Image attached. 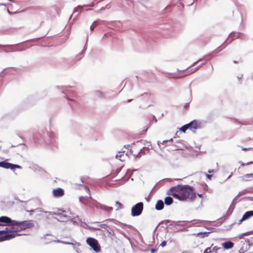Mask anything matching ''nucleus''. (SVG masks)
<instances>
[{
	"instance_id": "15",
	"label": "nucleus",
	"mask_w": 253,
	"mask_h": 253,
	"mask_svg": "<svg viewBox=\"0 0 253 253\" xmlns=\"http://www.w3.org/2000/svg\"><path fill=\"white\" fill-rule=\"evenodd\" d=\"M234 244L231 242H226L223 244V247L226 249H231L233 247Z\"/></svg>"
},
{
	"instance_id": "28",
	"label": "nucleus",
	"mask_w": 253,
	"mask_h": 253,
	"mask_svg": "<svg viewBox=\"0 0 253 253\" xmlns=\"http://www.w3.org/2000/svg\"><path fill=\"white\" fill-rule=\"evenodd\" d=\"M168 141H169V140H164V141H163V143H167V142H168ZM169 141L172 142V138H171V139H170L169 140Z\"/></svg>"
},
{
	"instance_id": "7",
	"label": "nucleus",
	"mask_w": 253,
	"mask_h": 253,
	"mask_svg": "<svg viewBox=\"0 0 253 253\" xmlns=\"http://www.w3.org/2000/svg\"><path fill=\"white\" fill-rule=\"evenodd\" d=\"M0 167L11 169H14L15 168H20V166L12 164L11 163L6 162L5 161H2L0 162Z\"/></svg>"
},
{
	"instance_id": "27",
	"label": "nucleus",
	"mask_w": 253,
	"mask_h": 253,
	"mask_svg": "<svg viewBox=\"0 0 253 253\" xmlns=\"http://www.w3.org/2000/svg\"><path fill=\"white\" fill-rule=\"evenodd\" d=\"M206 175L207 176V177L209 179H211V177L212 176L211 175H210V174H206Z\"/></svg>"
},
{
	"instance_id": "35",
	"label": "nucleus",
	"mask_w": 253,
	"mask_h": 253,
	"mask_svg": "<svg viewBox=\"0 0 253 253\" xmlns=\"http://www.w3.org/2000/svg\"><path fill=\"white\" fill-rule=\"evenodd\" d=\"M245 164L242 163V164H241V166H245Z\"/></svg>"
},
{
	"instance_id": "17",
	"label": "nucleus",
	"mask_w": 253,
	"mask_h": 253,
	"mask_svg": "<svg viewBox=\"0 0 253 253\" xmlns=\"http://www.w3.org/2000/svg\"><path fill=\"white\" fill-rule=\"evenodd\" d=\"M115 206L116 208V210H118L121 209L123 208V205L120 203L119 202H116L115 204Z\"/></svg>"
},
{
	"instance_id": "22",
	"label": "nucleus",
	"mask_w": 253,
	"mask_h": 253,
	"mask_svg": "<svg viewBox=\"0 0 253 253\" xmlns=\"http://www.w3.org/2000/svg\"><path fill=\"white\" fill-rule=\"evenodd\" d=\"M199 69V67L194 68V69H191L190 71H188L189 74H192L196 72L197 70H198Z\"/></svg>"
},
{
	"instance_id": "9",
	"label": "nucleus",
	"mask_w": 253,
	"mask_h": 253,
	"mask_svg": "<svg viewBox=\"0 0 253 253\" xmlns=\"http://www.w3.org/2000/svg\"><path fill=\"white\" fill-rule=\"evenodd\" d=\"M12 220L9 217L2 216L0 217V226H10Z\"/></svg>"
},
{
	"instance_id": "11",
	"label": "nucleus",
	"mask_w": 253,
	"mask_h": 253,
	"mask_svg": "<svg viewBox=\"0 0 253 253\" xmlns=\"http://www.w3.org/2000/svg\"><path fill=\"white\" fill-rule=\"evenodd\" d=\"M52 194L55 197H61L64 195V190L61 188L54 189L52 190Z\"/></svg>"
},
{
	"instance_id": "37",
	"label": "nucleus",
	"mask_w": 253,
	"mask_h": 253,
	"mask_svg": "<svg viewBox=\"0 0 253 253\" xmlns=\"http://www.w3.org/2000/svg\"><path fill=\"white\" fill-rule=\"evenodd\" d=\"M234 62L235 63H238V62H237L236 61H234Z\"/></svg>"
},
{
	"instance_id": "25",
	"label": "nucleus",
	"mask_w": 253,
	"mask_h": 253,
	"mask_svg": "<svg viewBox=\"0 0 253 253\" xmlns=\"http://www.w3.org/2000/svg\"><path fill=\"white\" fill-rule=\"evenodd\" d=\"M160 245H161L162 247H165V246L166 245V242L165 241H163V242L161 243Z\"/></svg>"
},
{
	"instance_id": "12",
	"label": "nucleus",
	"mask_w": 253,
	"mask_h": 253,
	"mask_svg": "<svg viewBox=\"0 0 253 253\" xmlns=\"http://www.w3.org/2000/svg\"><path fill=\"white\" fill-rule=\"evenodd\" d=\"M253 216V211H247L243 216L242 218L239 220V222H241L244 220H245L250 217Z\"/></svg>"
},
{
	"instance_id": "6",
	"label": "nucleus",
	"mask_w": 253,
	"mask_h": 253,
	"mask_svg": "<svg viewBox=\"0 0 253 253\" xmlns=\"http://www.w3.org/2000/svg\"><path fill=\"white\" fill-rule=\"evenodd\" d=\"M57 212H54V214L56 215L57 217L56 218L60 222H65L70 219V216L66 214V211L58 209Z\"/></svg>"
},
{
	"instance_id": "2",
	"label": "nucleus",
	"mask_w": 253,
	"mask_h": 253,
	"mask_svg": "<svg viewBox=\"0 0 253 253\" xmlns=\"http://www.w3.org/2000/svg\"><path fill=\"white\" fill-rule=\"evenodd\" d=\"M34 226L32 220H24L18 221L12 220L10 227L8 228V232H12L16 234L17 232L25 230L28 228H31Z\"/></svg>"
},
{
	"instance_id": "10",
	"label": "nucleus",
	"mask_w": 253,
	"mask_h": 253,
	"mask_svg": "<svg viewBox=\"0 0 253 253\" xmlns=\"http://www.w3.org/2000/svg\"><path fill=\"white\" fill-rule=\"evenodd\" d=\"M18 234L12 232H8V233L0 237V242H2L5 240H9L12 238H15Z\"/></svg>"
},
{
	"instance_id": "16",
	"label": "nucleus",
	"mask_w": 253,
	"mask_h": 253,
	"mask_svg": "<svg viewBox=\"0 0 253 253\" xmlns=\"http://www.w3.org/2000/svg\"><path fill=\"white\" fill-rule=\"evenodd\" d=\"M165 203L167 205H170L173 202L172 198L170 197H167L164 199Z\"/></svg>"
},
{
	"instance_id": "29",
	"label": "nucleus",
	"mask_w": 253,
	"mask_h": 253,
	"mask_svg": "<svg viewBox=\"0 0 253 253\" xmlns=\"http://www.w3.org/2000/svg\"><path fill=\"white\" fill-rule=\"evenodd\" d=\"M251 149L250 148H242V150L244 151H248Z\"/></svg>"
},
{
	"instance_id": "1",
	"label": "nucleus",
	"mask_w": 253,
	"mask_h": 253,
	"mask_svg": "<svg viewBox=\"0 0 253 253\" xmlns=\"http://www.w3.org/2000/svg\"><path fill=\"white\" fill-rule=\"evenodd\" d=\"M169 194L179 201L193 202L196 198L193 188L188 185H178L171 188Z\"/></svg>"
},
{
	"instance_id": "14",
	"label": "nucleus",
	"mask_w": 253,
	"mask_h": 253,
	"mask_svg": "<svg viewBox=\"0 0 253 253\" xmlns=\"http://www.w3.org/2000/svg\"><path fill=\"white\" fill-rule=\"evenodd\" d=\"M243 180L244 181H251L253 180V173H249L244 175L242 177Z\"/></svg>"
},
{
	"instance_id": "19",
	"label": "nucleus",
	"mask_w": 253,
	"mask_h": 253,
	"mask_svg": "<svg viewBox=\"0 0 253 253\" xmlns=\"http://www.w3.org/2000/svg\"><path fill=\"white\" fill-rule=\"evenodd\" d=\"M96 26H97L96 22L94 21L90 26V29L91 31H93V29L96 27Z\"/></svg>"
},
{
	"instance_id": "33",
	"label": "nucleus",
	"mask_w": 253,
	"mask_h": 253,
	"mask_svg": "<svg viewBox=\"0 0 253 253\" xmlns=\"http://www.w3.org/2000/svg\"><path fill=\"white\" fill-rule=\"evenodd\" d=\"M155 251V249H152V250H151V252H152V253H154Z\"/></svg>"
},
{
	"instance_id": "30",
	"label": "nucleus",
	"mask_w": 253,
	"mask_h": 253,
	"mask_svg": "<svg viewBox=\"0 0 253 253\" xmlns=\"http://www.w3.org/2000/svg\"><path fill=\"white\" fill-rule=\"evenodd\" d=\"M106 210L109 211H111L113 210V208L112 207H107L106 208Z\"/></svg>"
},
{
	"instance_id": "26",
	"label": "nucleus",
	"mask_w": 253,
	"mask_h": 253,
	"mask_svg": "<svg viewBox=\"0 0 253 253\" xmlns=\"http://www.w3.org/2000/svg\"><path fill=\"white\" fill-rule=\"evenodd\" d=\"M84 188L85 190L89 194L90 190H89V188L86 186H84Z\"/></svg>"
},
{
	"instance_id": "38",
	"label": "nucleus",
	"mask_w": 253,
	"mask_h": 253,
	"mask_svg": "<svg viewBox=\"0 0 253 253\" xmlns=\"http://www.w3.org/2000/svg\"><path fill=\"white\" fill-rule=\"evenodd\" d=\"M130 101H131V100H128V102H130Z\"/></svg>"
},
{
	"instance_id": "13",
	"label": "nucleus",
	"mask_w": 253,
	"mask_h": 253,
	"mask_svg": "<svg viewBox=\"0 0 253 253\" xmlns=\"http://www.w3.org/2000/svg\"><path fill=\"white\" fill-rule=\"evenodd\" d=\"M164 205L163 201L159 200L156 203L155 208L157 210L160 211L164 208Z\"/></svg>"
},
{
	"instance_id": "4",
	"label": "nucleus",
	"mask_w": 253,
	"mask_h": 253,
	"mask_svg": "<svg viewBox=\"0 0 253 253\" xmlns=\"http://www.w3.org/2000/svg\"><path fill=\"white\" fill-rule=\"evenodd\" d=\"M87 244L96 252H99L101 251L100 246L95 239L92 237H88L86 239Z\"/></svg>"
},
{
	"instance_id": "31",
	"label": "nucleus",
	"mask_w": 253,
	"mask_h": 253,
	"mask_svg": "<svg viewBox=\"0 0 253 253\" xmlns=\"http://www.w3.org/2000/svg\"><path fill=\"white\" fill-rule=\"evenodd\" d=\"M209 173H213L214 172V170L213 169H211L208 170Z\"/></svg>"
},
{
	"instance_id": "20",
	"label": "nucleus",
	"mask_w": 253,
	"mask_h": 253,
	"mask_svg": "<svg viewBox=\"0 0 253 253\" xmlns=\"http://www.w3.org/2000/svg\"><path fill=\"white\" fill-rule=\"evenodd\" d=\"M122 156H124V154H120L119 155L117 154L116 155V158L118 159L121 161H123L124 160L121 159Z\"/></svg>"
},
{
	"instance_id": "24",
	"label": "nucleus",
	"mask_w": 253,
	"mask_h": 253,
	"mask_svg": "<svg viewBox=\"0 0 253 253\" xmlns=\"http://www.w3.org/2000/svg\"><path fill=\"white\" fill-rule=\"evenodd\" d=\"M239 123L241 125H250L251 123H249L247 122H244L243 123H241V122H239Z\"/></svg>"
},
{
	"instance_id": "34",
	"label": "nucleus",
	"mask_w": 253,
	"mask_h": 253,
	"mask_svg": "<svg viewBox=\"0 0 253 253\" xmlns=\"http://www.w3.org/2000/svg\"><path fill=\"white\" fill-rule=\"evenodd\" d=\"M210 248H207V249L206 250V252H208V250H210Z\"/></svg>"
},
{
	"instance_id": "18",
	"label": "nucleus",
	"mask_w": 253,
	"mask_h": 253,
	"mask_svg": "<svg viewBox=\"0 0 253 253\" xmlns=\"http://www.w3.org/2000/svg\"><path fill=\"white\" fill-rule=\"evenodd\" d=\"M189 126L187 124L182 126L181 128H180V130L182 131V132H185L186 131V130L189 128Z\"/></svg>"
},
{
	"instance_id": "32",
	"label": "nucleus",
	"mask_w": 253,
	"mask_h": 253,
	"mask_svg": "<svg viewBox=\"0 0 253 253\" xmlns=\"http://www.w3.org/2000/svg\"><path fill=\"white\" fill-rule=\"evenodd\" d=\"M198 197H199L200 198H203V194H198Z\"/></svg>"
},
{
	"instance_id": "23",
	"label": "nucleus",
	"mask_w": 253,
	"mask_h": 253,
	"mask_svg": "<svg viewBox=\"0 0 253 253\" xmlns=\"http://www.w3.org/2000/svg\"><path fill=\"white\" fill-rule=\"evenodd\" d=\"M8 233V227L5 228V230H0V235H2Z\"/></svg>"
},
{
	"instance_id": "3",
	"label": "nucleus",
	"mask_w": 253,
	"mask_h": 253,
	"mask_svg": "<svg viewBox=\"0 0 253 253\" xmlns=\"http://www.w3.org/2000/svg\"><path fill=\"white\" fill-rule=\"evenodd\" d=\"M130 152L134 157H140L148 152V149L144 146L141 141H138L131 145Z\"/></svg>"
},
{
	"instance_id": "36",
	"label": "nucleus",
	"mask_w": 253,
	"mask_h": 253,
	"mask_svg": "<svg viewBox=\"0 0 253 253\" xmlns=\"http://www.w3.org/2000/svg\"><path fill=\"white\" fill-rule=\"evenodd\" d=\"M252 163H253V162H250V163H249L247 164V165H249V164H252Z\"/></svg>"
},
{
	"instance_id": "8",
	"label": "nucleus",
	"mask_w": 253,
	"mask_h": 253,
	"mask_svg": "<svg viewBox=\"0 0 253 253\" xmlns=\"http://www.w3.org/2000/svg\"><path fill=\"white\" fill-rule=\"evenodd\" d=\"M189 129L193 131H195L197 129L201 127V123L197 120H193L189 124Z\"/></svg>"
},
{
	"instance_id": "5",
	"label": "nucleus",
	"mask_w": 253,
	"mask_h": 253,
	"mask_svg": "<svg viewBox=\"0 0 253 253\" xmlns=\"http://www.w3.org/2000/svg\"><path fill=\"white\" fill-rule=\"evenodd\" d=\"M143 210V204L142 202H139L135 204L131 208V214L133 216H138L140 215Z\"/></svg>"
},
{
	"instance_id": "21",
	"label": "nucleus",
	"mask_w": 253,
	"mask_h": 253,
	"mask_svg": "<svg viewBox=\"0 0 253 253\" xmlns=\"http://www.w3.org/2000/svg\"><path fill=\"white\" fill-rule=\"evenodd\" d=\"M209 234V232H204V233H200L198 235H201L202 237H207Z\"/></svg>"
}]
</instances>
